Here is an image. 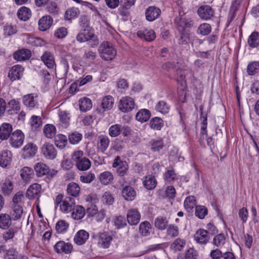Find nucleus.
I'll use <instances>...</instances> for the list:
<instances>
[{
    "instance_id": "21",
    "label": "nucleus",
    "mask_w": 259,
    "mask_h": 259,
    "mask_svg": "<svg viewBox=\"0 0 259 259\" xmlns=\"http://www.w3.org/2000/svg\"><path fill=\"white\" fill-rule=\"evenodd\" d=\"M41 59L48 68L53 69L56 67L54 57L50 52H45L41 57Z\"/></svg>"
},
{
    "instance_id": "10",
    "label": "nucleus",
    "mask_w": 259,
    "mask_h": 259,
    "mask_svg": "<svg viewBox=\"0 0 259 259\" xmlns=\"http://www.w3.org/2000/svg\"><path fill=\"white\" fill-rule=\"evenodd\" d=\"M75 200L70 197H66L60 205V210L64 213H67L71 211L75 205Z\"/></svg>"
},
{
    "instance_id": "17",
    "label": "nucleus",
    "mask_w": 259,
    "mask_h": 259,
    "mask_svg": "<svg viewBox=\"0 0 259 259\" xmlns=\"http://www.w3.org/2000/svg\"><path fill=\"white\" fill-rule=\"evenodd\" d=\"M12 125L9 123H4L0 126V139L2 141L7 140L12 133Z\"/></svg>"
},
{
    "instance_id": "52",
    "label": "nucleus",
    "mask_w": 259,
    "mask_h": 259,
    "mask_svg": "<svg viewBox=\"0 0 259 259\" xmlns=\"http://www.w3.org/2000/svg\"><path fill=\"white\" fill-rule=\"evenodd\" d=\"M247 71L250 75H254L259 72V62H250L247 66Z\"/></svg>"
},
{
    "instance_id": "47",
    "label": "nucleus",
    "mask_w": 259,
    "mask_h": 259,
    "mask_svg": "<svg viewBox=\"0 0 259 259\" xmlns=\"http://www.w3.org/2000/svg\"><path fill=\"white\" fill-rule=\"evenodd\" d=\"M164 179L167 183H171L178 179V175L174 169H167L164 175Z\"/></svg>"
},
{
    "instance_id": "16",
    "label": "nucleus",
    "mask_w": 259,
    "mask_h": 259,
    "mask_svg": "<svg viewBox=\"0 0 259 259\" xmlns=\"http://www.w3.org/2000/svg\"><path fill=\"white\" fill-rule=\"evenodd\" d=\"M141 215L137 209H130L127 213V221L131 225H136L139 222Z\"/></svg>"
},
{
    "instance_id": "12",
    "label": "nucleus",
    "mask_w": 259,
    "mask_h": 259,
    "mask_svg": "<svg viewBox=\"0 0 259 259\" xmlns=\"http://www.w3.org/2000/svg\"><path fill=\"white\" fill-rule=\"evenodd\" d=\"M37 151V146L32 143L26 144L22 150V156L24 158L33 157Z\"/></svg>"
},
{
    "instance_id": "36",
    "label": "nucleus",
    "mask_w": 259,
    "mask_h": 259,
    "mask_svg": "<svg viewBox=\"0 0 259 259\" xmlns=\"http://www.w3.org/2000/svg\"><path fill=\"white\" fill-rule=\"evenodd\" d=\"M79 108L82 112H86L92 107V102L89 98L84 97L79 101Z\"/></svg>"
},
{
    "instance_id": "22",
    "label": "nucleus",
    "mask_w": 259,
    "mask_h": 259,
    "mask_svg": "<svg viewBox=\"0 0 259 259\" xmlns=\"http://www.w3.org/2000/svg\"><path fill=\"white\" fill-rule=\"evenodd\" d=\"M53 22V18L49 15L42 17L38 21V28L41 31H46L49 29Z\"/></svg>"
},
{
    "instance_id": "27",
    "label": "nucleus",
    "mask_w": 259,
    "mask_h": 259,
    "mask_svg": "<svg viewBox=\"0 0 259 259\" xmlns=\"http://www.w3.org/2000/svg\"><path fill=\"white\" fill-rule=\"evenodd\" d=\"M194 22L191 19L181 18L179 22H178V28L179 30L181 32V38H183L185 34L184 31V26L186 28H191L193 27Z\"/></svg>"
},
{
    "instance_id": "31",
    "label": "nucleus",
    "mask_w": 259,
    "mask_h": 259,
    "mask_svg": "<svg viewBox=\"0 0 259 259\" xmlns=\"http://www.w3.org/2000/svg\"><path fill=\"white\" fill-rule=\"evenodd\" d=\"M80 14V10L78 8L71 7L68 8L64 14V19L66 20H70L77 18Z\"/></svg>"
},
{
    "instance_id": "58",
    "label": "nucleus",
    "mask_w": 259,
    "mask_h": 259,
    "mask_svg": "<svg viewBox=\"0 0 259 259\" xmlns=\"http://www.w3.org/2000/svg\"><path fill=\"white\" fill-rule=\"evenodd\" d=\"M226 239V238L224 234H219L213 238L212 244L217 247H220L225 243Z\"/></svg>"
},
{
    "instance_id": "48",
    "label": "nucleus",
    "mask_w": 259,
    "mask_h": 259,
    "mask_svg": "<svg viewBox=\"0 0 259 259\" xmlns=\"http://www.w3.org/2000/svg\"><path fill=\"white\" fill-rule=\"evenodd\" d=\"M55 143L57 147L62 149L67 143V137L63 135H58L55 137Z\"/></svg>"
},
{
    "instance_id": "64",
    "label": "nucleus",
    "mask_w": 259,
    "mask_h": 259,
    "mask_svg": "<svg viewBox=\"0 0 259 259\" xmlns=\"http://www.w3.org/2000/svg\"><path fill=\"white\" fill-rule=\"evenodd\" d=\"M167 234L172 237L177 236L179 234L178 227L172 224L168 225L167 229Z\"/></svg>"
},
{
    "instance_id": "2",
    "label": "nucleus",
    "mask_w": 259,
    "mask_h": 259,
    "mask_svg": "<svg viewBox=\"0 0 259 259\" xmlns=\"http://www.w3.org/2000/svg\"><path fill=\"white\" fill-rule=\"evenodd\" d=\"M98 52L101 58L106 61L112 60L116 55V51L111 43L108 41L102 42Z\"/></svg>"
},
{
    "instance_id": "41",
    "label": "nucleus",
    "mask_w": 259,
    "mask_h": 259,
    "mask_svg": "<svg viewBox=\"0 0 259 259\" xmlns=\"http://www.w3.org/2000/svg\"><path fill=\"white\" fill-rule=\"evenodd\" d=\"M11 225L10 216L6 213L0 214V228L3 229L8 228Z\"/></svg>"
},
{
    "instance_id": "34",
    "label": "nucleus",
    "mask_w": 259,
    "mask_h": 259,
    "mask_svg": "<svg viewBox=\"0 0 259 259\" xmlns=\"http://www.w3.org/2000/svg\"><path fill=\"white\" fill-rule=\"evenodd\" d=\"M168 221L166 217L159 216L154 221L155 227L159 230H164L166 229Z\"/></svg>"
},
{
    "instance_id": "62",
    "label": "nucleus",
    "mask_w": 259,
    "mask_h": 259,
    "mask_svg": "<svg viewBox=\"0 0 259 259\" xmlns=\"http://www.w3.org/2000/svg\"><path fill=\"white\" fill-rule=\"evenodd\" d=\"M195 215L200 219L204 218L207 214V209L204 206H196L195 207Z\"/></svg>"
},
{
    "instance_id": "26",
    "label": "nucleus",
    "mask_w": 259,
    "mask_h": 259,
    "mask_svg": "<svg viewBox=\"0 0 259 259\" xmlns=\"http://www.w3.org/2000/svg\"><path fill=\"white\" fill-rule=\"evenodd\" d=\"M34 169L38 177L49 174L50 170L48 166L43 163L38 162L36 163L34 166Z\"/></svg>"
},
{
    "instance_id": "9",
    "label": "nucleus",
    "mask_w": 259,
    "mask_h": 259,
    "mask_svg": "<svg viewBox=\"0 0 259 259\" xmlns=\"http://www.w3.org/2000/svg\"><path fill=\"white\" fill-rule=\"evenodd\" d=\"M97 237L98 244L104 248L109 247L113 239L112 235L107 232L99 233Z\"/></svg>"
},
{
    "instance_id": "20",
    "label": "nucleus",
    "mask_w": 259,
    "mask_h": 259,
    "mask_svg": "<svg viewBox=\"0 0 259 259\" xmlns=\"http://www.w3.org/2000/svg\"><path fill=\"white\" fill-rule=\"evenodd\" d=\"M54 249L57 253H69L72 249V246L68 243H65L63 241L58 242L54 246Z\"/></svg>"
},
{
    "instance_id": "32",
    "label": "nucleus",
    "mask_w": 259,
    "mask_h": 259,
    "mask_svg": "<svg viewBox=\"0 0 259 259\" xmlns=\"http://www.w3.org/2000/svg\"><path fill=\"white\" fill-rule=\"evenodd\" d=\"M80 191V187L77 183L72 182L67 186V193L70 196L75 197H77L79 194Z\"/></svg>"
},
{
    "instance_id": "57",
    "label": "nucleus",
    "mask_w": 259,
    "mask_h": 259,
    "mask_svg": "<svg viewBox=\"0 0 259 259\" xmlns=\"http://www.w3.org/2000/svg\"><path fill=\"white\" fill-rule=\"evenodd\" d=\"M44 133L46 137L52 138L56 133V127L52 124H47L44 129Z\"/></svg>"
},
{
    "instance_id": "39",
    "label": "nucleus",
    "mask_w": 259,
    "mask_h": 259,
    "mask_svg": "<svg viewBox=\"0 0 259 259\" xmlns=\"http://www.w3.org/2000/svg\"><path fill=\"white\" fill-rule=\"evenodd\" d=\"M150 112L148 109H142L137 113L136 118L137 120L144 122L147 121L150 117Z\"/></svg>"
},
{
    "instance_id": "63",
    "label": "nucleus",
    "mask_w": 259,
    "mask_h": 259,
    "mask_svg": "<svg viewBox=\"0 0 259 259\" xmlns=\"http://www.w3.org/2000/svg\"><path fill=\"white\" fill-rule=\"evenodd\" d=\"M67 34L68 31L67 28L64 27H61L56 30L54 35L57 38L62 39L66 36Z\"/></svg>"
},
{
    "instance_id": "11",
    "label": "nucleus",
    "mask_w": 259,
    "mask_h": 259,
    "mask_svg": "<svg viewBox=\"0 0 259 259\" xmlns=\"http://www.w3.org/2000/svg\"><path fill=\"white\" fill-rule=\"evenodd\" d=\"M195 240L200 244H206L210 239L208 232L204 229H199L194 235Z\"/></svg>"
},
{
    "instance_id": "54",
    "label": "nucleus",
    "mask_w": 259,
    "mask_h": 259,
    "mask_svg": "<svg viewBox=\"0 0 259 259\" xmlns=\"http://www.w3.org/2000/svg\"><path fill=\"white\" fill-rule=\"evenodd\" d=\"M163 125V121L159 117L153 118L150 121V126L154 130H160Z\"/></svg>"
},
{
    "instance_id": "38",
    "label": "nucleus",
    "mask_w": 259,
    "mask_h": 259,
    "mask_svg": "<svg viewBox=\"0 0 259 259\" xmlns=\"http://www.w3.org/2000/svg\"><path fill=\"white\" fill-rule=\"evenodd\" d=\"M152 230L151 224L148 221H144L141 223L139 226V232L144 236L149 235Z\"/></svg>"
},
{
    "instance_id": "24",
    "label": "nucleus",
    "mask_w": 259,
    "mask_h": 259,
    "mask_svg": "<svg viewBox=\"0 0 259 259\" xmlns=\"http://www.w3.org/2000/svg\"><path fill=\"white\" fill-rule=\"evenodd\" d=\"M137 35L140 38L144 39L148 41H151L156 37L155 33L152 29L139 30L137 32Z\"/></svg>"
},
{
    "instance_id": "37",
    "label": "nucleus",
    "mask_w": 259,
    "mask_h": 259,
    "mask_svg": "<svg viewBox=\"0 0 259 259\" xmlns=\"http://www.w3.org/2000/svg\"><path fill=\"white\" fill-rule=\"evenodd\" d=\"M211 31V27L210 24L203 23L199 25L196 32L198 34L205 36L208 35Z\"/></svg>"
},
{
    "instance_id": "29",
    "label": "nucleus",
    "mask_w": 259,
    "mask_h": 259,
    "mask_svg": "<svg viewBox=\"0 0 259 259\" xmlns=\"http://www.w3.org/2000/svg\"><path fill=\"white\" fill-rule=\"evenodd\" d=\"M17 15L20 20L26 21L30 18L31 12L29 8L22 7L18 10Z\"/></svg>"
},
{
    "instance_id": "18",
    "label": "nucleus",
    "mask_w": 259,
    "mask_h": 259,
    "mask_svg": "<svg viewBox=\"0 0 259 259\" xmlns=\"http://www.w3.org/2000/svg\"><path fill=\"white\" fill-rule=\"evenodd\" d=\"M12 153L11 151L5 150L0 153V165L3 167H6L9 165L12 160Z\"/></svg>"
},
{
    "instance_id": "4",
    "label": "nucleus",
    "mask_w": 259,
    "mask_h": 259,
    "mask_svg": "<svg viewBox=\"0 0 259 259\" xmlns=\"http://www.w3.org/2000/svg\"><path fill=\"white\" fill-rule=\"evenodd\" d=\"M112 167L116 168L117 174L120 177H123L128 169L127 163L122 160L119 156H116L114 159Z\"/></svg>"
},
{
    "instance_id": "49",
    "label": "nucleus",
    "mask_w": 259,
    "mask_h": 259,
    "mask_svg": "<svg viewBox=\"0 0 259 259\" xmlns=\"http://www.w3.org/2000/svg\"><path fill=\"white\" fill-rule=\"evenodd\" d=\"M121 125L118 124H115L109 127L108 129L109 135L112 138L117 137L121 133Z\"/></svg>"
},
{
    "instance_id": "14",
    "label": "nucleus",
    "mask_w": 259,
    "mask_h": 259,
    "mask_svg": "<svg viewBox=\"0 0 259 259\" xmlns=\"http://www.w3.org/2000/svg\"><path fill=\"white\" fill-rule=\"evenodd\" d=\"M160 13L161 10L158 8L154 6L149 7L145 11L146 19L148 21H153L159 17Z\"/></svg>"
},
{
    "instance_id": "6",
    "label": "nucleus",
    "mask_w": 259,
    "mask_h": 259,
    "mask_svg": "<svg viewBox=\"0 0 259 259\" xmlns=\"http://www.w3.org/2000/svg\"><path fill=\"white\" fill-rule=\"evenodd\" d=\"M41 153L47 159H54L57 156V151L52 144L46 143L40 148Z\"/></svg>"
},
{
    "instance_id": "55",
    "label": "nucleus",
    "mask_w": 259,
    "mask_h": 259,
    "mask_svg": "<svg viewBox=\"0 0 259 259\" xmlns=\"http://www.w3.org/2000/svg\"><path fill=\"white\" fill-rule=\"evenodd\" d=\"M82 138V134L76 132L72 133L68 136L70 143L73 145L78 144L81 140Z\"/></svg>"
},
{
    "instance_id": "30",
    "label": "nucleus",
    "mask_w": 259,
    "mask_h": 259,
    "mask_svg": "<svg viewBox=\"0 0 259 259\" xmlns=\"http://www.w3.org/2000/svg\"><path fill=\"white\" fill-rule=\"evenodd\" d=\"M20 175L22 179L25 182L29 181L34 177V171L30 167H24L20 170Z\"/></svg>"
},
{
    "instance_id": "59",
    "label": "nucleus",
    "mask_w": 259,
    "mask_h": 259,
    "mask_svg": "<svg viewBox=\"0 0 259 259\" xmlns=\"http://www.w3.org/2000/svg\"><path fill=\"white\" fill-rule=\"evenodd\" d=\"M30 124L32 128L35 130L42 125L41 119L38 116L33 115L30 118Z\"/></svg>"
},
{
    "instance_id": "53",
    "label": "nucleus",
    "mask_w": 259,
    "mask_h": 259,
    "mask_svg": "<svg viewBox=\"0 0 259 259\" xmlns=\"http://www.w3.org/2000/svg\"><path fill=\"white\" fill-rule=\"evenodd\" d=\"M155 109L157 111L165 114L169 111V106L165 101H160L156 103Z\"/></svg>"
},
{
    "instance_id": "7",
    "label": "nucleus",
    "mask_w": 259,
    "mask_h": 259,
    "mask_svg": "<svg viewBox=\"0 0 259 259\" xmlns=\"http://www.w3.org/2000/svg\"><path fill=\"white\" fill-rule=\"evenodd\" d=\"M135 101L130 97L126 96L122 98L119 103V109L123 112H127L132 111L135 107Z\"/></svg>"
},
{
    "instance_id": "19",
    "label": "nucleus",
    "mask_w": 259,
    "mask_h": 259,
    "mask_svg": "<svg viewBox=\"0 0 259 259\" xmlns=\"http://www.w3.org/2000/svg\"><path fill=\"white\" fill-rule=\"evenodd\" d=\"M110 144V140L108 137L105 135H100L98 138L97 149L102 153H104L108 149Z\"/></svg>"
},
{
    "instance_id": "40",
    "label": "nucleus",
    "mask_w": 259,
    "mask_h": 259,
    "mask_svg": "<svg viewBox=\"0 0 259 259\" xmlns=\"http://www.w3.org/2000/svg\"><path fill=\"white\" fill-rule=\"evenodd\" d=\"M72 212V217L73 219L79 220L81 219L85 214V210L83 207L81 205H77L74 207Z\"/></svg>"
},
{
    "instance_id": "28",
    "label": "nucleus",
    "mask_w": 259,
    "mask_h": 259,
    "mask_svg": "<svg viewBox=\"0 0 259 259\" xmlns=\"http://www.w3.org/2000/svg\"><path fill=\"white\" fill-rule=\"evenodd\" d=\"M31 56V51L28 49H23L16 52L14 54V58L18 61H24L29 59Z\"/></svg>"
},
{
    "instance_id": "45",
    "label": "nucleus",
    "mask_w": 259,
    "mask_h": 259,
    "mask_svg": "<svg viewBox=\"0 0 259 259\" xmlns=\"http://www.w3.org/2000/svg\"><path fill=\"white\" fill-rule=\"evenodd\" d=\"M149 144L151 150L153 152L159 151L163 147V140L161 139H152Z\"/></svg>"
},
{
    "instance_id": "1",
    "label": "nucleus",
    "mask_w": 259,
    "mask_h": 259,
    "mask_svg": "<svg viewBox=\"0 0 259 259\" xmlns=\"http://www.w3.org/2000/svg\"><path fill=\"white\" fill-rule=\"evenodd\" d=\"M71 159L79 170L85 171L91 167V162L89 158L84 156V153L82 150L73 151L71 155Z\"/></svg>"
},
{
    "instance_id": "46",
    "label": "nucleus",
    "mask_w": 259,
    "mask_h": 259,
    "mask_svg": "<svg viewBox=\"0 0 259 259\" xmlns=\"http://www.w3.org/2000/svg\"><path fill=\"white\" fill-rule=\"evenodd\" d=\"M143 183L146 189L152 190L156 187L157 182L154 177L150 175L145 177V180Z\"/></svg>"
},
{
    "instance_id": "23",
    "label": "nucleus",
    "mask_w": 259,
    "mask_h": 259,
    "mask_svg": "<svg viewBox=\"0 0 259 259\" xmlns=\"http://www.w3.org/2000/svg\"><path fill=\"white\" fill-rule=\"evenodd\" d=\"M89 234L84 230L78 231L74 237L75 243L78 245L83 244L89 239Z\"/></svg>"
},
{
    "instance_id": "42",
    "label": "nucleus",
    "mask_w": 259,
    "mask_h": 259,
    "mask_svg": "<svg viewBox=\"0 0 259 259\" xmlns=\"http://www.w3.org/2000/svg\"><path fill=\"white\" fill-rule=\"evenodd\" d=\"M121 133L123 137H129L130 140H132L133 142H136L137 140L135 139V137H136L135 133L128 126H121Z\"/></svg>"
},
{
    "instance_id": "5",
    "label": "nucleus",
    "mask_w": 259,
    "mask_h": 259,
    "mask_svg": "<svg viewBox=\"0 0 259 259\" xmlns=\"http://www.w3.org/2000/svg\"><path fill=\"white\" fill-rule=\"evenodd\" d=\"M199 18L203 20H210L214 14L213 9L208 5H202L200 6L197 11Z\"/></svg>"
},
{
    "instance_id": "50",
    "label": "nucleus",
    "mask_w": 259,
    "mask_h": 259,
    "mask_svg": "<svg viewBox=\"0 0 259 259\" xmlns=\"http://www.w3.org/2000/svg\"><path fill=\"white\" fill-rule=\"evenodd\" d=\"M248 43L251 48L257 47L259 45V33L256 32L252 33L248 39Z\"/></svg>"
},
{
    "instance_id": "35",
    "label": "nucleus",
    "mask_w": 259,
    "mask_h": 259,
    "mask_svg": "<svg viewBox=\"0 0 259 259\" xmlns=\"http://www.w3.org/2000/svg\"><path fill=\"white\" fill-rule=\"evenodd\" d=\"M8 105L10 108L8 111L9 114H16L20 110V103L17 100H11L8 103Z\"/></svg>"
},
{
    "instance_id": "25",
    "label": "nucleus",
    "mask_w": 259,
    "mask_h": 259,
    "mask_svg": "<svg viewBox=\"0 0 259 259\" xmlns=\"http://www.w3.org/2000/svg\"><path fill=\"white\" fill-rule=\"evenodd\" d=\"M121 193L124 199L127 201L133 200L136 196V192L133 187L130 186L123 187Z\"/></svg>"
},
{
    "instance_id": "60",
    "label": "nucleus",
    "mask_w": 259,
    "mask_h": 259,
    "mask_svg": "<svg viewBox=\"0 0 259 259\" xmlns=\"http://www.w3.org/2000/svg\"><path fill=\"white\" fill-rule=\"evenodd\" d=\"M95 179V175L91 172L84 173L80 177V181L83 183H91Z\"/></svg>"
},
{
    "instance_id": "56",
    "label": "nucleus",
    "mask_w": 259,
    "mask_h": 259,
    "mask_svg": "<svg viewBox=\"0 0 259 259\" xmlns=\"http://www.w3.org/2000/svg\"><path fill=\"white\" fill-rule=\"evenodd\" d=\"M69 227V224L64 220L59 221L55 227L56 230L58 233H63L66 231Z\"/></svg>"
},
{
    "instance_id": "51",
    "label": "nucleus",
    "mask_w": 259,
    "mask_h": 259,
    "mask_svg": "<svg viewBox=\"0 0 259 259\" xmlns=\"http://www.w3.org/2000/svg\"><path fill=\"white\" fill-rule=\"evenodd\" d=\"M196 205V200L193 196L186 197L184 201V206L188 211H191Z\"/></svg>"
},
{
    "instance_id": "13",
    "label": "nucleus",
    "mask_w": 259,
    "mask_h": 259,
    "mask_svg": "<svg viewBox=\"0 0 259 259\" xmlns=\"http://www.w3.org/2000/svg\"><path fill=\"white\" fill-rule=\"evenodd\" d=\"M23 71L24 68L21 65H15L10 69L8 77L12 81L19 79L23 75Z\"/></svg>"
},
{
    "instance_id": "3",
    "label": "nucleus",
    "mask_w": 259,
    "mask_h": 259,
    "mask_svg": "<svg viewBox=\"0 0 259 259\" xmlns=\"http://www.w3.org/2000/svg\"><path fill=\"white\" fill-rule=\"evenodd\" d=\"M25 136L20 130L13 132L10 137V145L16 149L19 148L23 144Z\"/></svg>"
},
{
    "instance_id": "15",
    "label": "nucleus",
    "mask_w": 259,
    "mask_h": 259,
    "mask_svg": "<svg viewBox=\"0 0 259 259\" xmlns=\"http://www.w3.org/2000/svg\"><path fill=\"white\" fill-rule=\"evenodd\" d=\"M41 191V186L37 183L30 185L28 188L26 195L30 199H34L39 196Z\"/></svg>"
},
{
    "instance_id": "44",
    "label": "nucleus",
    "mask_w": 259,
    "mask_h": 259,
    "mask_svg": "<svg viewBox=\"0 0 259 259\" xmlns=\"http://www.w3.org/2000/svg\"><path fill=\"white\" fill-rule=\"evenodd\" d=\"M114 104V99L111 96H105L102 100V107L104 111L111 109Z\"/></svg>"
},
{
    "instance_id": "43",
    "label": "nucleus",
    "mask_w": 259,
    "mask_h": 259,
    "mask_svg": "<svg viewBox=\"0 0 259 259\" xmlns=\"http://www.w3.org/2000/svg\"><path fill=\"white\" fill-rule=\"evenodd\" d=\"M88 45L91 48L97 47L99 44L98 36L92 31H88Z\"/></svg>"
},
{
    "instance_id": "61",
    "label": "nucleus",
    "mask_w": 259,
    "mask_h": 259,
    "mask_svg": "<svg viewBox=\"0 0 259 259\" xmlns=\"http://www.w3.org/2000/svg\"><path fill=\"white\" fill-rule=\"evenodd\" d=\"M18 230L17 228H11L8 229L3 234V238L4 240L7 241L13 239L15 234L18 232Z\"/></svg>"
},
{
    "instance_id": "33",
    "label": "nucleus",
    "mask_w": 259,
    "mask_h": 259,
    "mask_svg": "<svg viewBox=\"0 0 259 259\" xmlns=\"http://www.w3.org/2000/svg\"><path fill=\"white\" fill-rule=\"evenodd\" d=\"M113 180V176L112 173L106 171L101 173L99 175L100 182L103 185H106L111 183Z\"/></svg>"
},
{
    "instance_id": "8",
    "label": "nucleus",
    "mask_w": 259,
    "mask_h": 259,
    "mask_svg": "<svg viewBox=\"0 0 259 259\" xmlns=\"http://www.w3.org/2000/svg\"><path fill=\"white\" fill-rule=\"evenodd\" d=\"M37 97V95L35 94L24 95L22 97L23 103L27 108L32 109L38 105Z\"/></svg>"
}]
</instances>
